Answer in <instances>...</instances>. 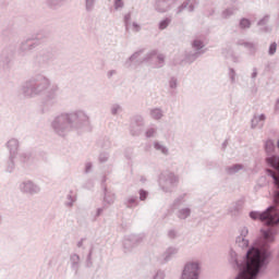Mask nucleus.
<instances>
[{
  "mask_svg": "<svg viewBox=\"0 0 279 279\" xmlns=\"http://www.w3.org/2000/svg\"><path fill=\"white\" fill-rule=\"evenodd\" d=\"M248 217L267 228L260 229V235L247 250L243 262H239V254L234 250L229 251L230 265L240 271L234 279H258L263 276L271 260V243L279 234V209L276 206H268L264 211L252 210Z\"/></svg>",
  "mask_w": 279,
  "mask_h": 279,
  "instance_id": "1",
  "label": "nucleus"
},
{
  "mask_svg": "<svg viewBox=\"0 0 279 279\" xmlns=\"http://www.w3.org/2000/svg\"><path fill=\"white\" fill-rule=\"evenodd\" d=\"M44 105L46 108H52L58 104V93H60V86L58 84H51V78L41 72H38L31 76L21 86V94L25 99H34L45 95Z\"/></svg>",
  "mask_w": 279,
  "mask_h": 279,
  "instance_id": "2",
  "label": "nucleus"
},
{
  "mask_svg": "<svg viewBox=\"0 0 279 279\" xmlns=\"http://www.w3.org/2000/svg\"><path fill=\"white\" fill-rule=\"evenodd\" d=\"M88 123H90L88 112L83 109H76L54 117L51 122V129L58 136H66L69 132L84 130Z\"/></svg>",
  "mask_w": 279,
  "mask_h": 279,
  "instance_id": "3",
  "label": "nucleus"
},
{
  "mask_svg": "<svg viewBox=\"0 0 279 279\" xmlns=\"http://www.w3.org/2000/svg\"><path fill=\"white\" fill-rule=\"evenodd\" d=\"M158 186L162 193H174L180 186V175L171 170L162 171L157 179Z\"/></svg>",
  "mask_w": 279,
  "mask_h": 279,
  "instance_id": "4",
  "label": "nucleus"
},
{
  "mask_svg": "<svg viewBox=\"0 0 279 279\" xmlns=\"http://www.w3.org/2000/svg\"><path fill=\"white\" fill-rule=\"evenodd\" d=\"M175 211V217L179 218L180 221H186L193 215L192 205H186V194H180L177 196L172 203Z\"/></svg>",
  "mask_w": 279,
  "mask_h": 279,
  "instance_id": "5",
  "label": "nucleus"
},
{
  "mask_svg": "<svg viewBox=\"0 0 279 279\" xmlns=\"http://www.w3.org/2000/svg\"><path fill=\"white\" fill-rule=\"evenodd\" d=\"M53 60H56V52H53L51 48H45L38 51L34 57L33 66L37 71H43V69H48Z\"/></svg>",
  "mask_w": 279,
  "mask_h": 279,
  "instance_id": "6",
  "label": "nucleus"
},
{
  "mask_svg": "<svg viewBox=\"0 0 279 279\" xmlns=\"http://www.w3.org/2000/svg\"><path fill=\"white\" fill-rule=\"evenodd\" d=\"M137 62L149 64L153 69H162L165 66V54L158 53V50H150L142 60H137Z\"/></svg>",
  "mask_w": 279,
  "mask_h": 279,
  "instance_id": "7",
  "label": "nucleus"
},
{
  "mask_svg": "<svg viewBox=\"0 0 279 279\" xmlns=\"http://www.w3.org/2000/svg\"><path fill=\"white\" fill-rule=\"evenodd\" d=\"M199 263L190 262L185 264L183 271L181 274V279H199Z\"/></svg>",
  "mask_w": 279,
  "mask_h": 279,
  "instance_id": "8",
  "label": "nucleus"
},
{
  "mask_svg": "<svg viewBox=\"0 0 279 279\" xmlns=\"http://www.w3.org/2000/svg\"><path fill=\"white\" fill-rule=\"evenodd\" d=\"M145 128V118L141 114H136L131 119L130 133L132 136H141L143 129Z\"/></svg>",
  "mask_w": 279,
  "mask_h": 279,
  "instance_id": "9",
  "label": "nucleus"
},
{
  "mask_svg": "<svg viewBox=\"0 0 279 279\" xmlns=\"http://www.w3.org/2000/svg\"><path fill=\"white\" fill-rule=\"evenodd\" d=\"M19 189L21 193H24L25 195H38L41 191L40 185L36 184L32 180L23 181L20 183Z\"/></svg>",
  "mask_w": 279,
  "mask_h": 279,
  "instance_id": "10",
  "label": "nucleus"
},
{
  "mask_svg": "<svg viewBox=\"0 0 279 279\" xmlns=\"http://www.w3.org/2000/svg\"><path fill=\"white\" fill-rule=\"evenodd\" d=\"M12 60H14V50L4 48L0 54V69H3L4 71L10 69Z\"/></svg>",
  "mask_w": 279,
  "mask_h": 279,
  "instance_id": "11",
  "label": "nucleus"
},
{
  "mask_svg": "<svg viewBox=\"0 0 279 279\" xmlns=\"http://www.w3.org/2000/svg\"><path fill=\"white\" fill-rule=\"evenodd\" d=\"M239 234L235 238V245L238 247H241L242 250H245V247H250V240L247 239V235L250 234V229L247 227H242L239 230Z\"/></svg>",
  "mask_w": 279,
  "mask_h": 279,
  "instance_id": "12",
  "label": "nucleus"
},
{
  "mask_svg": "<svg viewBox=\"0 0 279 279\" xmlns=\"http://www.w3.org/2000/svg\"><path fill=\"white\" fill-rule=\"evenodd\" d=\"M143 241V238L138 234H131L124 239L123 245H124V253L129 254V252H132L133 247H136L138 243Z\"/></svg>",
  "mask_w": 279,
  "mask_h": 279,
  "instance_id": "13",
  "label": "nucleus"
},
{
  "mask_svg": "<svg viewBox=\"0 0 279 279\" xmlns=\"http://www.w3.org/2000/svg\"><path fill=\"white\" fill-rule=\"evenodd\" d=\"M40 36L36 39L27 38L26 40L22 41L20 45V51L25 56V53L29 51H34L38 45H40Z\"/></svg>",
  "mask_w": 279,
  "mask_h": 279,
  "instance_id": "14",
  "label": "nucleus"
},
{
  "mask_svg": "<svg viewBox=\"0 0 279 279\" xmlns=\"http://www.w3.org/2000/svg\"><path fill=\"white\" fill-rule=\"evenodd\" d=\"M5 147L9 151V156H19V147H21V142L19 138L12 137L5 143Z\"/></svg>",
  "mask_w": 279,
  "mask_h": 279,
  "instance_id": "15",
  "label": "nucleus"
},
{
  "mask_svg": "<svg viewBox=\"0 0 279 279\" xmlns=\"http://www.w3.org/2000/svg\"><path fill=\"white\" fill-rule=\"evenodd\" d=\"M174 0H157L155 3L156 12L159 14H165V12H169L171 10V5H173Z\"/></svg>",
  "mask_w": 279,
  "mask_h": 279,
  "instance_id": "16",
  "label": "nucleus"
},
{
  "mask_svg": "<svg viewBox=\"0 0 279 279\" xmlns=\"http://www.w3.org/2000/svg\"><path fill=\"white\" fill-rule=\"evenodd\" d=\"M70 267L72 271H74L75 276H77L80 267H82V258L77 253H72L70 255Z\"/></svg>",
  "mask_w": 279,
  "mask_h": 279,
  "instance_id": "17",
  "label": "nucleus"
},
{
  "mask_svg": "<svg viewBox=\"0 0 279 279\" xmlns=\"http://www.w3.org/2000/svg\"><path fill=\"white\" fill-rule=\"evenodd\" d=\"M143 53H145V49H140L137 51H135L124 63L125 66L130 68L132 66V64H143L141 62H138V60H143V58H141V56H143Z\"/></svg>",
  "mask_w": 279,
  "mask_h": 279,
  "instance_id": "18",
  "label": "nucleus"
},
{
  "mask_svg": "<svg viewBox=\"0 0 279 279\" xmlns=\"http://www.w3.org/2000/svg\"><path fill=\"white\" fill-rule=\"evenodd\" d=\"M205 51H197V50H190L185 51L184 60L187 62V64H193L197 58H201L204 56Z\"/></svg>",
  "mask_w": 279,
  "mask_h": 279,
  "instance_id": "19",
  "label": "nucleus"
},
{
  "mask_svg": "<svg viewBox=\"0 0 279 279\" xmlns=\"http://www.w3.org/2000/svg\"><path fill=\"white\" fill-rule=\"evenodd\" d=\"M238 45L247 49L251 56H256V51H258V45L252 41L241 39L238 41Z\"/></svg>",
  "mask_w": 279,
  "mask_h": 279,
  "instance_id": "20",
  "label": "nucleus"
},
{
  "mask_svg": "<svg viewBox=\"0 0 279 279\" xmlns=\"http://www.w3.org/2000/svg\"><path fill=\"white\" fill-rule=\"evenodd\" d=\"M184 10H187V12H195V4L193 2H191V0H185L183 1V3L181 5H179L174 12L175 14H182V12H184Z\"/></svg>",
  "mask_w": 279,
  "mask_h": 279,
  "instance_id": "21",
  "label": "nucleus"
},
{
  "mask_svg": "<svg viewBox=\"0 0 279 279\" xmlns=\"http://www.w3.org/2000/svg\"><path fill=\"white\" fill-rule=\"evenodd\" d=\"M16 158L17 156L9 155V158L7 160V168H5L7 173H13L14 169H16V162H19Z\"/></svg>",
  "mask_w": 279,
  "mask_h": 279,
  "instance_id": "22",
  "label": "nucleus"
},
{
  "mask_svg": "<svg viewBox=\"0 0 279 279\" xmlns=\"http://www.w3.org/2000/svg\"><path fill=\"white\" fill-rule=\"evenodd\" d=\"M153 147L155 151L161 154V156H169V148L162 144V142L155 141L153 143Z\"/></svg>",
  "mask_w": 279,
  "mask_h": 279,
  "instance_id": "23",
  "label": "nucleus"
},
{
  "mask_svg": "<svg viewBox=\"0 0 279 279\" xmlns=\"http://www.w3.org/2000/svg\"><path fill=\"white\" fill-rule=\"evenodd\" d=\"M243 163H234L225 168L227 175H236L239 171H243Z\"/></svg>",
  "mask_w": 279,
  "mask_h": 279,
  "instance_id": "24",
  "label": "nucleus"
},
{
  "mask_svg": "<svg viewBox=\"0 0 279 279\" xmlns=\"http://www.w3.org/2000/svg\"><path fill=\"white\" fill-rule=\"evenodd\" d=\"M178 254V248L170 246L162 255L163 263H169Z\"/></svg>",
  "mask_w": 279,
  "mask_h": 279,
  "instance_id": "25",
  "label": "nucleus"
},
{
  "mask_svg": "<svg viewBox=\"0 0 279 279\" xmlns=\"http://www.w3.org/2000/svg\"><path fill=\"white\" fill-rule=\"evenodd\" d=\"M158 136V125L150 124L145 131L146 138H156Z\"/></svg>",
  "mask_w": 279,
  "mask_h": 279,
  "instance_id": "26",
  "label": "nucleus"
},
{
  "mask_svg": "<svg viewBox=\"0 0 279 279\" xmlns=\"http://www.w3.org/2000/svg\"><path fill=\"white\" fill-rule=\"evenodd\" d=\"M104 199L106 202V204H109V206H111V204H114L116 199H117V195L110 191H108V187H104Z\"/></svg>",
  "mask_w": 279,
  "mask_h": 279,
  "instance_id": "27",
  "label": "nucleus"
},
{
  "mask_svg": "<svg viewBox=\"0 0 279 279\" xmlns=\"http://www.w3.org/2000/svg\"><path fill=\"white\" fill-rule=\"evenodd\" d=\"M16 160L21 162V165H27L32 162V153H17Z\"/></svg>",
  "mask_w": 279,
  "mask_h": 279,
  "instance_id": "28",
  "label": "nucleus"
},
{
  "mask_svg": "<svg viewBox=\"0 0 279 279\" xmlns=\"http://www.w3.org/2000/svg\"><path fill=\"white\" fill-rule=\"evenodd\" d=\"M124 206H126L128 208H136L138 206V196H128L124 199Z\"/></svg>",
  "mask_w": 279,
  "mask_h": 279,
  "instance_id": "29",
  "label": "nucleus"
},
{
  "mask_svg": "<svg viewBox=\"0 0 279 279\" xmlns=\"http://www.w3.org/2000/svg\"><path fill=\"white\" fill-rule=\"evenodd\" d=\"M149 116L155 121H160V119H162V117H165V111H162L161 108H153L149 110Z\"/></svg>",
  "mask_w": 279,
  "mask_h": 279,
  "instance_id": "30",
  "label": "nucleus"
},
{
  "mask_svg": "<svg viewBox=\"0 0 279 279\" xmlns=\"http://www.w3.org/2000/svg\"><path fill=\"white\" fill-rule=\"evenodd\" d=\"M168 86L170 89V95H175V90H178V86H179L178 78L175 76H171L168 80Z\"/></svg>",
  "mask_w": 279,
  "mask_h": 279,
  "instance_id": "31",
  "label": "nucleus"
},
{
  "mask_svg": "<svg viewBox=\"0 0 279 279\" xmlns=\"http://www.w3.org/2000/svg\"><path fill=\"white\" fill-rule=\"evenodd\" d=\"M85 12L90 14V12H95V8L97 5V0H83Z\"/></svg>",
  "mask_w": 279,
  "mask_h": 279,
  "instance_id": "32",
  "label": "nucleus"
},
{
  "mask_svg": "<svg viewBox=\"0 0 279 279\" xmlns=\"http://www.w3.org/2000/svg\"><path fill=\"white\" fill-rule=\"evenodd\" d=\"M238 27H239V29H242L245 32V31L250 29V27H252V21L247 17H242L239 21Z\"/></svg>",
  "mask_w": 279,
  "mask_h": 279,
  "instance_id": "33",
  "label": "nucleus"
},
{
  "mask_svg": "<svg viewBox=\"0 0 279 279\" xmlns=\"http://www.w3.org/2000/svg\"><path fill=\"white\" fill-rule=\"evenodd\" d=\"M265 119H267L265 113H262L259 116H254L253 119L251 120L252 130H256V128H258V123H260V121H265Z\"/></svg>",
  "mask_w": 279,
  "mask_h": 279,
  "instance_id": "34",
  "label": "nucleus"
},
{
  "mask_svg": "<svg viewBox=\"0 0 279 279\" xmlns=\"http://www.w3.org/2000/svg\"><path fill=\"white\" fill-rule=\"evenodd\" d=\"M241 208H243V201H238L230 207L229 213L233 216L239 215Z\"/></svg>",
  "mask_w": 279,
  "mask_h": 279,
  "instance_id": "35",
  "label": "nucleus"
},
{
  "mask_svg": "<svg viewBox=\"0 0 279 279\" xmlns=\"http://www.w3.org/2000/svg\"><path fill=\"white\" fill-rule=\"evenodd\" d=\"M110 112L112 117H118V114H121L123 112V107L120 104H113L110 107Z\"/></svg>",
  "mask_w": 279,
  "mask_h": 279,
  "instance_id": "36",
  "label": "nucleus"
},
{
  "mask_svg": "<svg viewBox=\"0 0 279 279\" xmlns=\"http://www.w3.org/2000/svg\"><path fill=\"white\" fill-rule=\"evenodd\" d=\"M204 47H206V46L204 45L202 39H194L192 41V49H194V51H204V50H202V49H204Z\"/></svg>",
  "mask_w": 279,
  "mask_h": 279,
  "instance_id": "37",
  "label": "nucleus"
},
{
  "mask_svg": "<svg viewBox=\"0 0 279 279\" xmlns=\"http://www.w3.org/2000/svg\"><path fill=\"white\" fill-rule=\"evenodd\" d=\"M75 202H77V196L71 193L66 195V202H65L66 208H73V204H75Z\"/></svg>",
  "mask_w": 279,
  "mask_h": 279,
  "instance_id": "38",
  "label": "nucleus"
},
{
  "mask_svg": "<svg viewBox=\"0 0 279 279\" xmlns=\"http://www.w3.org/2000/svg\"><path fill=\"white\" fill-rule=\"evenodd\" d=\"M169 25H171V17H166L159 22L158 29H160V32H162V31L167 29V27H169Z\"/></svg>",
  "mask_w": 279,
  "mask_h": 279,
  "instance_id": "39",
  "label": "nucleus"
},
{
  "mask_svg": "<svg viewBox=\"0 0 279 279\" xmlns=\"http://www.w3.org/2000/svg\"><path fill=\"white\" fill-rule=\"evenodd\" d=\"M222 19H230V16H234V8H227L221 13Z\"/></svg>",
  "mask_w": 279,
  "mask_h": 279,
  "instance_id": "40",
  "label": "nucleus"
},
{
  "mask_svg": "<svg viewBox=\"0 0 279 279\" xmlns=\"http://www.w3.org/2000/svg\"><path fill=\"white\" fill-rule=\"evenodd\" d=\"M228 76L231 84H236V71H234V68H229Z\"/></svg>",
  "mask_w": 279,
  "mask_h": 279,
  "instance_id": "41",
  "label": "nucleus"
},
{
  "mask_svg": "<svg viewBox=\"0 0 279 279\" xmlns=\"http://www.w3.org/2000/svg\"><path fill=\"white\" fill-rule=\"evenodd\" d=\"M47 5L49 8H60L62 5V0H46Z\"/></svg>",
  "mask_w": 279,
  "mask_h": 279,
  "instance_id": "42",
  "label": "nucleus"
},
{
  "mask_svg": "<svg viewBox=\"0 0 279 279\" xmlns=\"http://www.w3.org/2000/svg\"><path fill=\"white\" fill-rule=\"evenodd\" d=\"M85 267H87V268L93 267V247L89 250V252L87 254Z\"/></svg>",
  "mask_w": 279,
  "mask_h": 279,
  "instance_id": "43",
  "label": "nucleus"
},
{
  "mask_svg": "<svg viewBox=\"0 0 279 279\" xmlns=\"http://www.w3.org/2000/svg\"><path fill=\"white\" fill-rule=\"evenodd\" d=\"M109 159H110V153L102 151V153L99 154V157H98L99 162L104 163Z\"/></svg>",
  "mask_w": 279,
  "mask_h": 279,
  "instance_id": "44",
  "label": "nucleus"
},
{
  "mask_svg": "<svg viewBox=\"0 0 279 279\" xmlns=\"http://www.w3.org/2000/svg\"><path fill=\"white\" fill-rule=\"evenodd\" d=\"M113 8L116 11L123 10V8H125V2H123V0H114Z\"/></svg>",
  "mask_w": 279,
  "mask_h": 279,
  "instance_id": "45",
  "label": "nucleus"
},
{
  "mask_svg": "<svg viewBox=\"0 0 279 279\" xmlns=\"http://www.w3.org/2000/svg\"><path fill=\"white\" fill-rule=\"evenodd\" d=\"M131 21H132V13H126L124 15V27H125L126 32H128V29H130Z\"/></svg>",
  "mask_w": 279,
  "mask_h": 279,
  "instance_id": "46",
  "label": "nucleus"
},
{
  "mask_svg": "<svg viewBox=\"0 0 279 279\" xmlns=\"http://www.w3.org/2000/svg\"><path fill=\"white\" fill-rule=\"evenodd\" d=\"M267 23H269V15L263 16V17L257 22V25H258V27H263V26L267 25Z\"/></svg>",
  "mask_w": 279,
  "mask_h": 279,
  "instance_id": "47",
  "label": "nucleus"
},
{
  "mask_svg": "<svg viewBox=\"0 0 279 279\" xmlns=\"http://www.w3.org/2000/svg\"><path fill=\"white\" fill-rule=\"evenodd\" d=\"M277 49H278V44L272 43V44H270V46H269L268 53H269L270 56H275Z\"/></svg>",
  "mask_w": 279,
  "mask_h": 279,
  "instance_id": "48",
  "label": "nucleus"
},
{
  "mask_svg": "<svg viewBox=\"0 0 279 279\" xmlns=\"http://www.w3.org/2000/svg\"><path fill=\"white\" fill-rule=\"evenodd\" d=\"M149 195V192L145 190H140V199L141 202H145Z\"/></svg>",
  "mask_w": 279,
  "mask_h": 279,
  "instance_id": "49",
  "label": "nucleus"
},
{
  "mask_svg": "<svg viewBox=\"0 0 279 279\" xmlns=\"http://www.w3.org/2000/svg\"><path fill=\"white\" fill-rule=\"evenodd\" d=\"M153 279H165V271L158 270L154 276Z\"/></svg>",
  "mask_w": 279,
  "mask_h": 279,
  "instance_id": "50",
  "label": "nucleus"
},
{
  "mask_svg": "<svg viewBox=\"0 0 279 279\" xmlns=\"http://www.w3.org/2000/svg\"><path fill=\"white\" fill-rule=\"evenodd\" d=\"M104 215V207H99L96 209V214L94 215V219L96 220L98 217H101Z\"/></svg>",
  "mask_w": 279,
  "mask_h": 279,
  "instance_id": "51",
  "label": "nucleus"
},
{
  "mask_svg": "<svg viewBox=\"0 0 279 279\" xmlns=\"http://www.w3.org/2000/svg\"><path fill=\"white\" fill-rule=\"evenodd\" d=\"M111 143L110 138H105L104 144H101L102 149H110Z\"/></svg>",
  "mask_w": 279,
  "mask_h": 279,
  "instance_id": "52",
  "label": "nucleus"
},
{
  "mask_svg": "<svg viewBox=\"0 0 279 279\" xmlns=\"http://www.w3.org/2000/svg\"><path fill=\"white\" fill-rule=\"evenodd\" d=\"M256 77H258V69H257V68H253V72H252V74H251V80H252L253 82H255V81H256Z\"/></svg>",
  "mask_w": 279,
  "mask_h": 279,
  "instance_id": "53",
  "label": "nucleus"
},
{
  "mask_svg": "<svg viewBox=\"0 0 279 279\" xmlns=\"http://www.w3.org/2000/svg\"><path fill=\"white\" fill-rule=\"evenodd\" d=\"M169 239H175L178 236V232L174 229H170L168 231Z\"/></svg>",
  "mask_w": 279,
  "mask_h": 279,
  "instance_id": "54",
  "label": "nucleus"
},
{
  "mask_svg": "<svg viewBox=\"0 0 279 279\" xmlns=\"http://www.w3.org/2000/svg\"><path fill=\"white\" fill-rule=\"evenodd\" d=\"M92 169H93V163L92 162H87L85 165V173H90Z\"/></svg>",
  "mask_w": 279,
  "mask_h": 279,
  "instance_id": "55",
  "label": "nucleus"
},
{
  "mask_svg": "<svg viewBox=\"0 0 279 279\" xmlns=\"http://www.w3.org/2000/svg\"><path fill=\"white\" fill-rule=\"evenodd\" d=\"M132 27H133V29H134L135 32H138V31L141 29V25H140L138 23H136V22H133V23H132Z\"/></svg>",
  "mask_w": 279,
  "mask_h": 279,
  "instance_id": "56",
  "label": "nucleus"
},
{
  "mask_svg": "<svg viewBox=\"0 0 279 279\" xmlns=\"http://www.w3.org/2000/svg\"><path fill=\"white\" fill-rule=\"evenodd\" d=\"M83 186H84V189H93V181H92V180H88V181L86 182V184H84Z\"/></svg>",
  "mask_w": 279,
  "mask_h": 279,
  "instance_id": "57",
  "label": "nucleus"
},
{
  "mask_svg": "<svg viewBox=\"0 0 279 279\" xmlns=\"http://www.w3.org/2000/svg\"><path fill=\"white\" fill-rule=\"evenodd\" d=\"M112 75H117V70H110L108 73H107V76L110 78L112 77Z\"/></svg>",
  "mask_w": 279,
  "mask_h": 279,
  "instance_id": "58",
  "label": "nucleus"
},
{
  "mask_svg": "<svg viewBox=\"0 0 279 279\" xmlns=\"http://www.w3.org/2000/svg\"><path fill=\"white\" fill-rule=\"evenodd\" d=\"M270 31L271 29L269 28V26H265V27L260 28V32H265V33L270 32Z\"/></svg>",
  "mask_w": 279,
  "mask_h": 279,
  "instance_id": "59",
  "label": "nucleus"
},
{
  "mask_svg": "<svg viewBox=\"0 0 279 279\" xmlns=\"http://www.w3.org/2000/svg\"><path fill=\"white\" fill-rule=\"evenodd\" d=\"M77 247H82L84 245V239H82L81 241L77 242Z\"/></svg>",
  "mask_w": 279,
  "mask_h": 279,
  "instance_id": "60",
  "label": "nucleus"
},
{
  "mask_svg": "<svg viewBox=\"0 0 279 279\" xmlns=\"http://www.w3.org/2000/svg\"><path fill=\"white\" fill-rule=\"evenodd\" d=\"M228 147V140H226L223 143H222V149H226Z\"/></svg>",
  "mask_w": 279,
  "mask_h": 279,
  "instance_id": "61",
  "label": "nucleus"
},
{
  "mask_svg": "<svg viewBox=\"0 0 279 279\" xmlns=\"http://www.w3.org/2000/svg\"><path fill=\"white\" fill-rule=\"evenodd\" d=\"M276 110H279V98L276 101V106H275Z\"/></svg>",
  "mask_w": 279,
  "mask_h": 279,
  "instance_id": "62",
  "label": "nucleus"
},
{
  "mask_svg": "<svg viewBox=\"0 0 279 279\" xmlns=\"http://www.w3.org/2000/svg\"><path fill=\"white\" fill-rule=\"evenodd\" d=\"M3 223V216L0 214V226Z\"/></svg>",
  "mask_w": 279,
  "mask_h": 279,
  "instance_id": "63",
  "label": "nucleus"
},
{
  "mask_svg": "<svg viewBox=\"0 0 279 279\" xmlns=\"http://www.w3.org/2000/svg\"><path fill=\"white\" fill-rule=\"evenodd\" d=\"M277 147L279 148V140H278V142H277Z\"/></svg>",
  "mask_w": 279,
  "mask_h": 279,
  "instance_id": "64",
  "label": "nucleus"
}]
</instances>
